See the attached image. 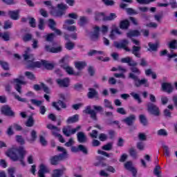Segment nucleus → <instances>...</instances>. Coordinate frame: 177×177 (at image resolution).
Here are the masks:
<instances>
[{
    "label": "nucleus",
    "instance_id": "41",
    "mask_svg": "<svg viewBox=\"0 0 177 177\" xmlns=\"http://www.w3.org/2000/svg\"><path fill=\"white\" fill-rule=\"evenodd\" d=\"M160 169H161V167H160V165L155 167L153 169V174L156 175V176L161 177V171H160Z\"/></svg>",
    "mask_w": 177,
    "mask_h": 177
},
{
    "label": "nucleus",
    "instance_id": "53",
    "mask_svg": "<svg viewBox=\"0 0 177 177\" xmlns=\"http://www.w3.org/2000/svg\"><path fill=\"white\" fill-rule=\"evenodd\" d=\"M111 149H113V142H109L102 147V150H106V151L111 150Z\"/></svg>",
    "mask_w": 177,
    "mask_h": 177
},
{
    "label": "nucleus",
    "instance_id": "6",
    "mask_svg": "<svg viewBox=\"0 0 177 177\" xmlns=\"http://www.w3.org/2000/svg\"><path fill=\"white\" fill-rule=\"evenodd\" d=\"M81 129V126H77L75 129H71L70 127H64L62 129V132L65 136H67L68 138L71 136V135H74L75 132L77 131H80Z\"/></svg>",
    "mask_w": 177,
    "mask_h": 177
},
{
    "label": "nucleus",
    "instance_id": "11",
    "mask_svg": "<svg viewBox=\"0 0 177 177\" xmlns=\"http://www.w3.org/2000/svg\"><path fill=\"white\" fill-rule=\"evenodd\" d=\"M136 120V116L135 115H130L129 116L122 120V122L126 124L129 127L133 125V122Z\"/></svg>",
    "mask_w": 177,
    "mask_h": 177
},
{
    "label": "nucleus",
    "instance_id": "4",
    "mask_svg": "<svg viewBox=\"0 0 177 177\" xmlns=\"http://www.w3.org/2000/svg\"><path fill=\"white\" fill-rule=\"evenodd\" d=\"M11 84H15V89L21 95V85H26L27 82L24 80V76L21 75L19 78L14 79L12 82H11Z\"/></svg>",
    "mask_w": 177,
    "mask_h": 177
},
{
    "label": "nucleus",
    "instance_id": "23",
    "mask_svg": "<svg viewBox=\"0 0 177 177\" xmlns=\"http://www.w3.org/2000/svg\"><path fill=\"white\" fill-rule=\"evenodd\" d=\"M66 171L65 168L55 169L53 170L52 177H61Z\"/></svg>",
    "mask_w": 177,
    "mask_h": 177
},
{
    "label": "nucleus",
    "instance_id": "20",
    "mask_svg": "<svg viewBox=\"0 0 177 177\" xmlns=\"http://www.w3.org/2000/svg\"><path fill=\"white\" fill-rule=\"evenodd\" d=\"M77 136V140L80 143H86V142L88 141V138H86L85 133L82 131L78 132Z\"/></svg>",
    "mask_w": 177,
    "mask_h": 177
},
{
    "label": "nucleus",
    "instance_id": "45",
    "mask_svg": "<svg viewBox=\"0 0 177 177\" xmlns=\"http://www.w3.org/2000/svg\"><path fill=\"white\" fill-rule=\"evenodd\" d=\"M104 106L106 107V109H111V110L114 109V107H113V105H111V103L107 99L104 100Z\"/></svg>",
    "mask_w": 177,
    "mask_h": 177
},
{
    "label": "nucleus",
    "instance_id": "14",
    "mask_svg": "<svg viewBox=\"0 0 177 177\" xmlns=\"http://www.w3.org/2000/svg\"><path fill=\"white\" fill-rule=\"evenodd\" d=\"M56 82L59 86H61L62 88H68V86L70 85V79H68V77H66L62 80L57 79Z\"/></svg>",
    "mask_w": 177,
    "mask_h": 177
},
{
    "label": "nucleus",
    "instance_id": "26",
    "mask_svg": "<svg viewBox=\"0 0 177 177\" xmlns=\"http://www.w3.org/2000/svg\"><path fill=\"white\" fill-rule=\"evenodd\" d=\"M59 106H61L62 109H66V104H64L62 100H59L57 102H53V106L58 111H60V107H59Z\"/></svg>",
    "mask_w": 177,
    "mask_h": 177
},
{
    "label": "nucleus",
    "instance_id": "47",
    "mask_svg": "<svg viewBox=\"0 0 177 177\" xmlns=\"http://www.w3.org/2000/svg\"><path fill=\"white\" fill-rule=\"evenodd\" d=\"M130 70L132 72L131 74H137V75H140V70L136 68V66H132L130 68Z\"/></svg>",
    "mask_w": 177,
    "mask_h": 177
},
{
    "label": "nucleus",
    "instance_id": "60",
    "mask_svg": "<svg viewBox=\"0 0 177 177\" xmlns=\"http://www.w3.org/2000/svg\"><path fill=\"white\" fill-rule=\"evenodd\" d=\"M149 49L153 51L157 50V48H158V43L156 44H151L149 43Z\"/></svg>",
    "mask_w": 177,
    "mask_h": 177
},
{
    "label": "nucleus",
    "instance_id": "30",
    "mask_svg": "<svg viewBox=\"0 0 177 177\" xmlns=\"http://www.w3.org/2000/svg\"><path fill=\"white\" fill-rule=\"evenodd\" d=\"M46 128L51 131L53 135V133L55 132V131H56V132H60V129H59L57 127H56L52 124H47Z\"/></svg>",
    "mask_w": 177,
    "mask_h": 177
},
{
    "label": "nucleus",
    "instance_id": "40",
    "mask_svg": "<svg viewBox=\"0 0 177 177\" xmlns=\"http://www.w3.org/2000/svg\"><path fill=\"white\" fill-rule=\"evenodd\" d=\"M117 17L115 13H111L109 16H105L104 21H111Z\"/></svg>",
    "mask_w": 177,
    "mask_h": 177
},
{
    "label": "nucleus",
    "instance_id": "15",
    "mask_svg": "<svg viewBox=\"0 0 177 177\" xmlns=\"http://www.w3.org/2000/svg\"><path fill=\"white\" fill-rule=\"evenodd\" d=\"M87 97L88 99H97L99 100V93L95 90V88H88V92L87 93Z\"/></svg>",
    "mask_w": 177,
    "mask_h": 177
},
{
    "label": "nucleus",
    "instance_id": "51",
    "mask_svg": "<svg viewBox=\"0 0 177 177\" xmlns=\"http://www.w3.org/2000/svg\"><path fill=\"white\" fill-rule=\"evenodd\" d=\"M169 48L170 49H177V40H172L169 43Z\"/></svg>",
    "mask_w": 177,
    "mask_h": 177
},
{
    "label": "nucleus",
    "instance_id": "22",
    "mask_svg": "<svg viewBox=\"0 0 177 177\" xmlns=\"http://www.w3.org/2000/svg\"><path fill=\"white\" fill-rule=\"evenodd\" d=\"M63 159L62 155L54 156L50 158V162L51 165H57L59 161Z\"/></svg>",
    "mask_w": 177,
    "mask_h": 177
},
{
    "label": "nucleus",
    "instance_id": "5",
    "mask_svg": "<svg viewBox=\"0 0 177 177\" xmlns=\"http://www.w3.org/2000/svg\"><path fill=\"white\" fill-rule=\"evenodd\" d=\"M147 109L148 113L152 115H155V117H158L161 114L160 108L153 102H148L147 104Z\"/></svg>",
    "mask_w": 177,
    "mask_h": 177
},
{
    "label": "nucleus",
    "instance_id": "1",
    "mask_svg": "<svg viewBox=\"0 0 177 177\" xmlns=\"http://www.w3.org/2000/svg\"><path fill=\"white\" fill-rule=\"evenodd\" d=\"M27 154V151L23 147L18 149H11L8 156L12 160V161H19L22 167H26V162H24V156Z\"/></svg>",
    "mask_w": 177,
    "mask_h": 177
},
{
    "label": "nucleus",
    "instance_id": "12",
    "mask_svg": "<svg viewBox=\"0 0 177 177\" xmlns=\"http://www.w3.org/2000/svg\"><path fill=\"white\" fill-rule=\"evenodd\" d=\"M99 31H100V28L99 26L93 27V31L90 32V38L91 41H97V39H99Z\"/></svg>",
    "mask_w": 177,
    "mask_h": 177
},
{
    "label": "nucleus",
    "instance_id": "29",
    "mask_svg": "<svg viewBox=\"0 0 177 177\" xmlns=\"http://www.w3.org/2000/svg\"><path fill=\"white\" fill-rule=\"evenodd\" d=\"M78 119H79L78 115H74L72 117H69L67 119L66 122L67 124H74V122H77L78 121Z\"/></svg>",
    "mask_w": 177,
    "mask_h": 177
},
{
    "label": "nucleus",
    "instance_id": "24",
    "mask_svg": "<svg viewBox=\"0 0 177 177\" xmlns=\"http://www.w3.org/2000/svg\"><path fill=\"white\" fill-rule=\"evenodd\" d=\"M140 49H142L140 46H133L131 50V53H133L136 57H140Z\"/></svg>",
    "mask_w": 177,
    "mask_h": 177
},
{
    "label": "nucleus",
    "instance_id": "44",
    "mask_svg": "<svg viewBox=\"0 0 177 177\" xmlns=\"http://www.w3.org/2000/svg\"><path fill=\"white\" fill-rule=\"evenodd\" d=\"M63 28L64 30H68V31H71V32L77 31V27L75 26H67V25L64 24Z\"/></svg>",
    "mask_w": 177,
    "mask_h": 177
},
{
    "label": "nucleus",
    "instance_id": "31",
    "mask_svg": "<svg viewBox=\"0 0 177 177\" xmlns=\"http://www.w3.org/2000/svg\"><path fill=\"white\" fill-rule=\"evenodd\" d=\"M129 153L130 154L131 157L134 160H137L138 158V152H136V149L133 147H131L129 149Z\"/></svg>",
    "mask_w": 177,
    "mask_h": 177
},
{
    "label": "nucleus",
    "instance_id": "28",
    "mask_svg": "<svg viewBox=\"0 0 177 177\" xmlns=\"http://www.w3.org/2000/svg\"><path fill=\"white\" fill-rule=\"evenodd\" d=\"M50 171L49 168L45 164H41L38 174H48Z\"/></svg>",
    "mask_w": 177,
    "mask_h": 177
},
{
    "label": "nucleus",
    "instance_id": "63",
    "mask_svg": "<svg viewBox=\"0 0 177 177\" xmlns=\"http://www.w3.org/2000/svg\"><path fill=\"white\" fill-rule=\"evenodd\" d=\"M26 124V127H32V125H34V118H32V117H30Z\"/></svg>",
    "mask_w": 177,
    "mask_h": 177
},
{
    "label": "nucleus",
    "instance_id": "27",
    "mask_svg": "<svg viewBox=\"0 0 177 177\" xmlns=\"http://www.w3.org/2000/svg\"><path fill=\"white\" fill-rule=\"evenodd\" d=\"M94 17H95V21H100L102 20L104 21L106 15H104L103 12H95Z\"/></svg>",
    "mask_w": 177,
    "mask_h": 177
},
{
    "label": "nucleus",
    "instance_id": "21",
    "mask_svg": "<svg viewBox=\"0 0 177 177\" xmlns=\"http://www.w3.org/2000/svg\"><path fill=\"white\" fill-rule=\"evenodd\" d=\"M45 50L46 52H50V53H59V52H62V46H58L57 48H50L48 45L45 46Z\"/></svg>",
    "mask_w": 177,
    "mask_h": 177
},
{
    "label": "nucleus",
    "instance_id": "8",
    "mask_svg": "<svg viewBox=\"0 0 177 177\" xmlns=\"http://www.w3.org/2000/svg\"><path fill=\"white\" fill-rule=\"evenodd\" d=\"M57 8L59 9V10L56 12V16H57V17H62V16L66 13V10L68 9V6L63 3L57 4Z\"/></svg>",
    "mask_w": 177,
    "mask_h": 177
},
{
    "label": "nucleus",
    "instance_id": "33",
    "mask_svg": "<svg viewBox=\"0 0 177 177\" xmlns=\"http://www.w3.org/2000/svg\"><path fill=\"white\" fill-rule=\"evenodd\" d=\"M37 138L38 136L37 135V131H35V130H32L30 132V138L28 140V142L32 143V142H35V140H37Z\"/></svg>",
    "mask_w": 177,
    "mask_h": 177
},
{
    "label": "nucleus",
    "instance_id": "54",
    "mask_svg": "<svg viewBox=\"0 0 177 177\" xmlns=\"http://www.w3.org/2000/svg\"><path fill=\"white\" fill-rule=\"evenodd\" d=\"M14 97L15 99H16V100H18V102H21L22 103H27V99L21 97L19 95L15 94Z\"/></svg>",
    "mask_w": 177,
    "mask_h": 177
},
{
    "label": "nucleus",
    "instance_id": "57",
    "mask_svg": "<svg viewBox=\"0 0 177 177\" xmlns=\"http://www.w3.org/2000/svg\"><path fill=\"white\" fill-rule=\"evenodd\" d=\"M79 151H82L84 154H88V149L86 147L82 145H79Z\"/></svg>",
    "mask_w": 177,
    "mask_h": 177
},
{
    "label": "nucleus",
    "instance_id": "48",
    "mask_svg": "<svg viewBox=\"0 0 177 177\" xmlns=\"http://www.w3.org/2000/svg\"><path fill=\"white\" fill-rule=\"evenodd\" d=\"M162 149H163L166 157H169V148L167 145L162 144Z\"/></svg>",
    "mask_w": 177,
    "mask_h": 177
},
{
    "label": "nucleus",
    "instance_id": "36",
    "mask_svg": "<svg viewBox=\"0 0 177 177\" xmlns=\"http://www.w3.org/2000/svg\"><path fill=\"white\" fill-rule=\"evenodd\" d=\"M122 49H124L127 52H131V50L128 48V44H129V41L127 39H123L122 41Z\"/></svg>",
    "mask_w": 177,
    "mask_h": 177
},
{
    "label": "nucleus",
    "instance_id": "35",
    "mask_svg": "<svg viewBox=\"0 0 177 177\" xmlns=\"http://www.w3.org/2000/svg\"><path fill=\"white\" fill-rule=\"evenodd\" d=\"M140 32L138 30H131L127 33L128 38H132V37H139Z\"/></svg>",
    "mask_w": 177,
    "mask_h": 177
},
{
    "label": "nucleus",
    "instance_id": "49",
    "mask_svg": "<svg viewBox=\"0 0 177 177\" xmlns=\"http://www.w3.org/2000/svg\"><path fill=\"white\" fill-rule=\"evenodd\" d=\"M103 51H97L96 50H91L88 53L89 56H95V55H103Z\"/></svg>",
    "mask_w": 177,
    "mask_h": 177
},
{
    "label": "nucleus",
    "instance_id": "42",
    "mask_svg": "<svg viewBox=\"0 0 177 177\" xmlns=\"http://www.w3.org/2000/svg\"><path fill=\"white\" fill-rule=\"evenodd\" d=\"M75 66L77 70H82V68L86 66V64L85 62H75Z\"/></svg>",
    "mask_w": 177,
    "mask_h": 177
},
{
    "label": "nucleus",
    "instance_id": "46",
    "mask_svg": "<svg viewBox=\"0 0 177 177\" xmlns=\"http://www.w3.org/2000/svg\"><path fill=\"white\" fill-rule=\"evenodd\" d=\"M48 27L53 30L56 28V22L53 19L48 20Z\"/></svg>",
    "mask_w": 177,
    "mask_h": 177
},
{
    "label": "nucleus",
    "instance_id": "7",
    "mask_svg": "<svg viewBox=\"0 0 177 177\" xmlns=\"http://www.w3.org/2000/svg\"><path fill=\"white\" fill-rule=\"evenodd\" d=\"M122 34V32L115 25H113L111 28V30L109 34V38L111 39H115L117 38V35H121Z\"/></svg>",
    "mask_w": 177,
    "mask_h": 177
},
{
    "label": "nucleus",
    "instance_id": "58",
    "mask_svg": "<svg viewBox=\"0 0 177 177\" xmlns=\"http://www.w3.org/2000/svg\"><path fill=\"white\" fill-rule=\"evenodd\" d=\"M30 102L32 104H34V106H41V104H42V101L38 100L37 99H31Z\"/></svg>",
    "mask_w": 177,
    "mask_h": 177
},
{
    "label": "nucleus",
    "instance_id": "10",
    "mask_svg": "<svg viewBox=\"0 0 177 177\" xmlns=\"http://www.w3.org/2000/svg\"><path fill=\"white\" fill-rule=\"evenodd\" d=\"M83 113H85V114H89L91 118H92V120H94L95 121L97 120V112H96L95 110H93L91 108V106H86L85 110L83 111Z\"/></svg>",
    "mask_w": 177,
    "mask_h": 177
},
{
    "label": "nucleus",
    "instance_id": "64",
    "mask_svg": "<svg viewBox=\"0 0 177 177\" xmlns=\"http://www.w3.org/2000/svg\"><path fill=\"white\" fill-rule=\"evenodd\" d=\"M136 147H137V149L138 150H140L141 151L145 150V143L143 142H138Z\"/></svg>",
    "mask_w": 177,
    "mask_h": 177
},
{
    "label": "nucleus",
    "instance_id": "2",
    "mask_svg": "<svg viewBox=\"0 0 177 177\" xmlns=\"http://www.w3.org/2000/svg\"><path fill=\"white\" fill-rule=\"evenodd\" d=\"M31 48H27L25 53L24 54V59L26 62V66L28 68H34L35 67H42L44 66V61L41 60L40 62H34L35 59L34 58V55L30 53Z\"/></svg>",
    "mask_w": 177,
    "mask_h": 177
},
{
    "label": "nucleus",
    "instance_id": "32",
    "mask_svg": "<svg viewBox=\"0 0 177 177\" xmlns=\"http://www.w3.org/2000/svg\"><path fill=\"white\" fill-rule=\"evenodd\" d=\"M129 27V21L125 19L124 21H122L120 24V28L122 30H127Z\"/></svg>",
    "mask_w": 177,
    "mask_h": 177
},
{
    "label": "nucleus",
    "instance_id": "56",
    "mask_svg": "<svg viewBox=\"0 0 177 177\" xmlns=\"http://www.w3.org/2000/svg\"><path fill=\"white\" fill-rule=\"evenodd\" d=\"M70 37L72 38V39H77V33H73L71 35L65 34L64 39L68 41V39H70Z\"/></svg>",
    "mask_w": 177,
    "mask_h": 177
},
{
    "label": "nucleus",
    "instance_id": "18",
    "mask_svg": "<svg viewBox=\"0 0 177 177\" xmlns=\"http://www.w3.org/2000/svg\"><path fill=\"white\" fill-rule=\"evenodd\" d=\"M20 11L19 10H9L8 11V16H10L12 20H19L20 19L19 17Z\"/></svg>",
    "mask_w": 177,
    "mask_h": 177
},
{
    "label": "nucleus",
    "instance_id": "50",
    "mask_svg": "<svg viewBox=\"0 0 177 177\" xmlns=\"http://www.w3.org/2000/svg\"><path fill=\"white\" fill-rule=\"evenodd\" d=\"M38 28L39 30H44L45 28V21L44 19L40 18L39 19Z\"/></svg>",
    "mask_w": 177,
    "mask_h": 177
},
{
    "label": "nucleus",
    "instance_id": "55",
    "mask_svg": "<svg viewBox=\"0 0 177 177\" xmlns=\"http://www.w3.org/2000/svg\"><path fill=\"white\" fill-rule=\"evenodd\" d=\"M74 46H75V44L72 41H68L66 44V48L68 50H72V49H74Z\"/></svg>",
    "mask_w": 177,
    "mask_h": 177
},
{
    "label": "nucleus",
    "instance_id": "3",
    "mask_svg": "<svg viewBox=\"0 0 177 177\" xmlns=\"http://www.w3.org/2000/svg\"><path fill=\"white\" fill-rule=\"evenodd\" d=\"M129 78L133 80L134 85L137 88L142 86V85H144V86H145L147 88L149 87V81L147 80V79L144 78V79L140 80V79H139V77L138 76H136L133 73H129Z\"/></svg>",
    "mask_w": 177,
    "mask_h": 177
},
{
    "label": "nucleus",
    "instance_id": "38",
    "mask_svg": "<svg viewBox=\"0 0 177 177\" xmlns=\"http://www.w3.org/2000/svg\"><path fill=\"white\" fill-rule=\"evenodd\" d=\"M13 26V23H12V21H10V20H7L4 21V25L3 28L4 30H9V28H12Z\"/></svg>",
    "mask_w": 177,
    "mask_h": 177
},
{
    "label": "nucleus",
    "instance_id": "39",
    "mask_svg": "<svg viewBox=\"0 0 177 177\" xmlns=\"http://www.w3.org/2000/svg\"><path fill=\"white\" fill-rule=\"evenodd\" d=\"M131 96H132V97H133V99L135 100H137V102L138 103H141L142 102V99L140 98V95H139V94L135 93V92H131L130 93Z\"/></svg>",
    "mask_w": 177,
    "mask_h": 177
},
{
    "label": "nucleus",
    "instance_id": "62",
    "mask_svg": "<svg viewBox=\"0 0 177 177\" xmlns=\"http://www.w3.org/2000/svg\"><path fill=\"white\" fill-rule=\"evenodd\" d=\"M39 142L41 145V146H46L48 145V141L45 139V137L40 136H39Z\"/></svg>",
    "mask_w": 177,
    "mask_h": 177
},
{
    "label": "nucleus",
    "instance_id": "37",
    "mask_svg": "<svg viewBox=\"0 0 177 177\" xmlns=\"http://www.w3.org/2000/svg\"><path fill=\"white\" fill-rule=\"evenodd\" d=\"M61 66L63 68V69L65 70L66 73H68V74H70V75L74 74V71L73 70V68H71V66H68V65H64V64H62Z\"/></svg>",
    "mask_w": 177,
    "mask_h": 177
},
{
    "label": "nucleus",
    "instance_id": "25",
    "mask_svg": "<svg viewBox=\"0 0 177 177\" xmlns=\"http://www.w3.org/2000/svg\"><path fill=\"white\" fill-rule=\"evenodd\" d=\"M88 23H89V19L85 16H82L80 17L77 24L80 25V27H84V26L88 24Z\"/></svg>",
    "mask_w": 177,
    "mask_h": 177
},
{
    "label": "nucleus",
    "instance_id": "59",
    "mask_svg": "<svg viewBox=\"0 0 177 177\" xmlns=\"http://www.w3.org/2000/svg\"><path fill=\"white\" fill-rule=\"evenodd\" d=\"M32 39V35L31 34H26L23 37V41L24 42H28Z\"/></svg>",
    "mask_w": 177,
    "mask_h": 177
},
{
    "label": "nucleus",
    "instance_id": "52",
    "mask_svg": "<svg viewBox=\"0 0 177 177\" xmlns=\"http://www.w3.org/2000/svg\"><path fill=\"white\" fill-rule=\"evenodd\" d=\"M0 65L1 66L2 68H3V70H9V64H8V62L0 60Z\"/></svg>",
    "mask_w": 177,
    "mask_h": 177
},
{
    "label": "nucleus",
    "instance_id": "61",
    "mask_svg": "<svg viewBox=\"0 0 177 177\" xmlns=\"http://www.w3.org/2000/svg\"><path fill=\"white\" fill-rule=\"evenodd\" d=\"M25 75L28 78V80H35V75H33V73L30 71H26L25 73Z\"/></svg>",
    "mask_w": 177,
    "mask_h": 177
},
{
    "label": "nucleus",
    "instance_id": "34",
    "mask_svg": "<svg viewBox=\"0 0 177 177\" xmlns=\"http://www.w3.org/2000/svg\"><path fill=\"white\" fill-rule=\"evenodd\" d=\"M43 66L47 70H53V68L55 67V65L53 64L46 60L44 61Z\"/></svg>",
    "mask_w": 177,
    "mask_h": 177
},
{
    "label": "nucleus",
    "instance_id": "9",
    "mask_svg": "<svg viewBox=\"0 0 177 177\" xmlns=\"http://www.w3.org/2000/svg\"><path fill=\"white\" fill-rule=\"evenodd\" d=\"M124 168L127 169V171L131 172L133 177H136V175H138V170L133 167V165L131 161L124 163Z\"/></svg>",
    "mask_w": 177,
    "mask_h": 177
},
{
    "label": "nucleus",
    "instance_id": "13",
    "mask_svg": "<svg viewBox=\"0 0 177 177\" xmlns=\"http://www.w3.org/2000/svg\"><path fill=\"white\" fill-rule=\"evenodd\" d=\"M1 111L4 115H9L10 117L15 115V112L10 109L9 105H4L1 107Z\"/></svg>",
    "mask_w": 177,
    "mask_h": 177
},
{
    "label": "nucleus",
    "instance_id": "16",
    "mask_svg": "<svg viewBox=\"0 0 177 177\" xmlns=\"http://www.w3.org/2000/svg\"><path fill=\"white\" fill-rule=\"evenodd\" d=\"M161 86L163 92H167V93H171L172 91H174V87L171 83L164 82Z\"/></svg>",
    "mask_w": 177,
    "mask_h": 177
},
{
    "label": "nucleus",
    "instance_id": "17",
    "mask_svg": "<svg viewBox=\"0 0 177 177\" xmlns=\"http://www.w3.org/2000/svg\"><path fill=\"white\" fill-rule=\"evenodd\" d=\"M121 62L122 63H127L128 66H138V63L135 62L131 57H126L124 58L121 59Z\"/></svg>",
    "mask_w": 177,
    "mask_h": 177
},
{
    "label": "nucleus",
    "instance_id": "19",
    "mask_svg": "<svg viewBox=\"0 0 177 177\" xmlns=\"http://www.w3.org/2000/svg\"><path fill=\"white\" fill-rule=\"evenodd\" d=\"M33 88L35 91H41V89H43L44 92L46 93H49V88L44 83H41L40 86L39 84H35Z\"/></svg>",
    "mask_w": 177,
    "mask_h": 177
},
{
    "label": "nucleus",
    "instance_id": "43",
    "mask_svg": "<svg viewBox=\"0 0 177 177\" xmlns=\"http://www.w3.org/2000/svg\"><path fill=\"white\" fill-rule=\"evenodd\" d=\"M140 122L144 125V127H146L147 125V118H146V115H140L139 116Z\"/></svg>",
    "mask_w": 177,
    "mask_h": 177
}]
</instances>
